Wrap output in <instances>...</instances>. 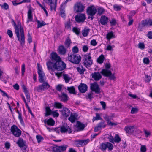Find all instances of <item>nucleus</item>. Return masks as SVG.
<instances>
[{
  "label": "nucleus",
  "mask_w": 152,
  "mask_h": 152,
  "mask_svg": "<svg viewBox=\"0 0 152 152\" xmlns=\"http://www.w3.org/2000/svg\"><path fill=\"white\" fill-rule=\"evenodd\" d=\"M45 124H47L48 125L53 126L55 124V121L52 118L48 119H45L44 121Z\"/></svg>",
  "instance_id": "obj_24"
},
{
  "label": "nucleus",
  "mask_w": 152,
  "mask_h": 152,
  "mask_svg": "<svg viewBox=\"0 0 152 152\" xmlns=\"http://www.w3.org/2000/svg\"><path fill=\"white\" fill-rule=\"evenodd\" d=\"M144 132L145 134V136L146 137H148L151 134V132L150 131H148L145 129H144Z\"/></svg>",
  "instance_id": "obj_60"
},
{
  "label": "nucleus",
  "mask_w": 152,
  "mask_h": 152,
  "mask_svg": "<svg viewBox=\"0 0 152 152\" xmlns=\"http://www.w3.org/2000/svg\"><path fill=\"white\" fill-rule=\"evenodd\" d=\"M52 66L57 71H61L64 70L66 68V64L61 59L55 62H52Z\"/></svg>",
  "instance_id": "obj_3"
},
{
  "label": "nucleus",
  "mask_w": 152,
  "mask_h": 152,
  "mask_svg": "<svg viewBox=\"0 0 152 152\" xmlns=\"http://www.w3.org/2000/svg\"><path fill=\"white\" fill-rule=\"evenodd\" d=\"M50 58L53 62H55L57 61L60 60L61 59L60 56L55 52H52L51 53Z\"/></svg>",
  "instance_id": "obj_18"
},
{
  "label": "nucleus",
  "mask_w": 152,
  "mask_h": 152,
  "mask_svg": "<svg viewBox=\"0 0 152 152\" xmlns=\"http://www.w3.org/2000/svg\"><path fill=\"white\" fill-rule=\"evenodd\" d=\"M68 146L66 145L60 146H56L53 148V152H63L66 150Z\"/></svg>",
  "instance_id": "obj_13"
},
{
  "label": "nucleus",
  "mask_w": 152,
  "mask_h": 152,
  "mask_svg": "<svg viewBox=\"0 0 152 152\" xmlns=\"http://www.w3.org/2000/svg\"><path fill=\"white\" fill-rule=\"evenodd\" d=\"M1 7L2 9L5 10H7L9 8V5L6 3H4L2 5H1Z\"/></svg>",
  "instance_id": "obj_49"
},
{
  "label": "nucleus",
  "mask_w": 152,
  "mask_h": 152,
  "mask_svg": "<svg viewBox=\"0 0 152 152\" xmlns=\"http://www.w3.org/2000/svg\"><path fill=\"white\" fill-rule=\"evenodd\" d=\"M37 28H39L41 27H42L46 25V23L43 21H42V22H40L39 20H37Z\"/></svg>",
  "instance_id": "obj_43"
},
{
  "label": "nucleus",
  "mask_w": 152,
  "mask_h": 152,
  "mask_svg": "<svg viewBox=\"0 0 152 152\" xmlns=\"http://www.w3.org/2000/svg\"><path fill=\"white\" fill-rule=\"evenodd\" d=\"M121 140V138L119 137V135L118 134H115L114 137V142L118 143Z\"/></svg>",
  "instance_id": "obj_41"
},
{
  "label": "nucleus",
  "mask_w": 152,
  "mask_h": 152,
  "mask_svg": "<svg viewBox=\"0 0 152 152\" xmlns=\"http://www.w3.org/2000/svg\"><path fill=\"white\" fill-rule=\"evenodd\" d=\"M60 132L62 133H65L68 131L69 126L62 125L60 127Z\"/></svg>",
  "instance_id": "obj_34"
},
{
  "label": "nucleus",
  "mask_w": 152,
  "mask_h": 152,
  "mask_svg": "<svg viewBox=\"0 0 152 152\" xmlns=\"http://www.w3.org/2000/svg\"><path fill=\"white\" fill-rule=\"evenodd\" d=\"M8 76L3 72L1 71V80L3 81L5 83H6L8 78Z\"/></svg>",
  "instance_id": "obj_29"
},
{
  "label": "nucleus",
  "mask_w": 152,
  "mask_h": 152,
  "mask_svg": "<svg viewBox=\"0 0 152 152\" xmlns=\"http://www.w3.org/2000/svg\"><path fill=\"white\" fill-rule=\"evenodd\" d=\"M104 11V9L102 8H98V14L100 15L103 13Z\"/></svg>",
  "instance_id": "obj_63"
},
{
  "label": "nucleus",
  "mask_w": 152,
  "mask_h": 152,
  "mask_svg": "<svg viewBox=\"0 0 152 152\" xmlns=\"http://www.w3.org/2000/svg\"><path fill=\"white\" fill-rule=\"evenodd\" d=\"M22 88L23 90V92H24L27 101L28 102H30V95L28 91L27 90L25 86L23 85L22 86Z\"/></svg>",
  "instance_id": "obj_21"
},
{
  "label": "nucleus",
  "mask_w": 152,
  "mask_h": 152,
  "mask_svg": "<svg viewBox=\"0 0 152 152\" xmlns=\"http://www.w3.org/2000/svg\"><path fill=\"white\" fill-rule=\"evenodd\" d=\"M64 79L65 80V82L67 83L69 81L70 78L68 76V75L66 74H64L63 75Z\"/></svg>",
  "instance_id": "obj_44"
},
{
  "label": "nucleus",
  "mask_w": 152,
  "mask_h": 152,
  "mask_svg": "<svg viewBox=\"0 0 152 152\" xmlns=\"http://www.w3.org/2000/svg\"><path fill=\"white\" fill-rule=\"evenodd\" d=\"M71 43V40L69 38H68L66 39L65 42V45L66 47H68L70 45Z\"/></svg>",
  "instance_id": "obj_48"
},
{
  "label": "nucleus",
  "mask_w": 152,
  "mask_h": 152,
  "mask_svg": "<svg viewBox=\"0 0 152 152\" xmlns=\"http://www.w3.org/2000/svg\"><path fill=\"white\" fill-rule=\"evenodd\" d=\"M68 60L72 63L78 64L81 61V57L78 54L73 53L70 55H68Z\"/></svg>",
  "instance_id": "obj_2"
},
{
  "label": "nucleus",
  "mask_w": 152,
  "mask_h": 152,
  "mask_svg": "<svg viewBox=\"0 0 152 152\" xmlns=\"http://www.w3.org/2000/svg\"><path fill=\"white\" fill-rule=\"evenodd\" d=\"M113 8L114 10L116 11H119L121 10L120 7L117 5H114Z\"/></svg>",
  "instance_id": "obj_62"
},
{
  "label": "nucleus",
  "mask_w": 152,
  "mask_h": 152,
  "mask_svg": "<svg viewBox=\"0 0 152 152\" xmlns=\"http://www.w3.org/2000/svg\"><path fill=\"white\" fill-rule=\"evenodd\" d=\"M106 126V124L104 121H102L99 123L95 127L94 131L96 132L99 130L101 129L102 128H104Z\"/></svg>",
  "instance_id": "obj_17"
},
{
  "label": "nucleus",
  "mask_w": 152,
  "mask_h": 152,
  "mask_svg": "<svg viewBox=\"0 0 152 152\" xmlns=\"http://www.w3.org/2000/svg\"><path fill=\"white\" fill-rule=\"evenodd\" d=\"M124 130L126 133H132L134 131V126H126L124 128Z\"/></svg>",
  "instance_id": "obj_31"
},
{
  "label": "nucleus",
  "mask_w": 152,
  "mask_h": 152,
  "mask_svg": "<svg viewBox=\"0 0 152 152\" xmlns=\"http://www.w3.org/2000/svg\"><path fill=\"white\" fill-rule=\"evenodd\" d=\"M63 106V105L61 103L58 102H55L54 104V107L58 109L62 108Z\"/></svg>",
  "instance_id": "obj_40"
},
{
  "label": "nucleus",
  "mask_w": 152,
  "mask_h": 152,
  "mask_svg": "<svg viewBox=\"0 0 152 152\" xmlns=\"http://www.w3.org/2000/svg\"><path fill=\"white\" fill-rule=\"evenodd\" d=\"M90 29L89 28L84 29L82 31V34L84 37L87 36L89 32Z\"/></svg>",
  "instance_id": "obj_45"
},
{
  "label": "nucleus",
  "mask_w": 152,
  "mask_h": 152,
  "mask_svg": "<svg viewBox=\"0 0 152 152\" xmlns=\"http://www.w3.org/2000/svg\"><path fill=\"white\" fill-rule=\"evenodd\" d=\"M12 24L15 29V33L18 38V40L20 42L21 45H23L25 43V35L24 29L21 26L20 22H18L17 25L13 19L12 20Z\"/></svg>",
  "instance_id": "obj_1"
},
{
  "label": "nucleus",
  "mask_w": 152,
  "mask_h": 152,
  "mask_svg": "<svg viewBox=\"0 0 152 152\" xmlns=\"http://www.w3.org/2000/svg\"><path fill=\"white\" fill-rule=\"evenodd\" d=\"M25 71V64L23 63L22 65L21 72L22 75H23Z\"/></svg>",
  "instance_id": "obj_57"
},
{
  "label": "nucleus",
  "mask_w": 152,
  "mask_h": 152,
  "mask_svg": "<svg viewBox=\"0 0 152 152\" xmlns=\"http://www.w3.org/2000/svg\"><path fill=\"white\" fill-rule=\"evenodd\" d=\"M45 109L46 111L45 116V117H47L50 115L51 114L52 111L50 107H46Z\"/></svg>",
  "instance_id": "obj_38"
},
{
  "label": "nucleus",
  "mask_w": 152,
  "mask_h": 152,
  "mask_svg": "<svg viewBox=\"0 0 152 152\" xmlns=\"http://www.w3.org/2000/svg\"><path fill=\"white\" fill-rule=\"evenodd\" d=\"M26 142L23 140V139L21 138H19L16 144L20 148H22L26 146Z\"/></svg>",
  "instance_id": "obj_26"
},
{
  "label": "nucleus",
  "mask_w": 152,
  "mask_h": 152,
  "mask_svg": "<svg viewBox=\"0 0 152 152\" xmlns=\"http://www.w3.org/2000/svg\"><path fill=\"white\" fill-rule=\"evenodd\" d=\"M57 110H56L54 111H52V114L53 115V116L54 117H58L59 115V113L56 112Z\"/></svg>",
  "instance_id": "obj_58"
},
{
  "label": "nucleus",
  "mask_w": 152,
  "mask_h": 152,
  "mask_svg": "<svg viewBox=\"0 0 152 152\" xmlns=\"http://www.w3.org/2000/svg\"><path fill=\"white\" fill-rule=\"evenodd\" d=\"M76 125L77 131L83 130L85 127V125L79 121L77 122Z\"/></svg>",
  "instance_id": "obj_27"
},
{
  "label": "nucleus",
  "mask_w": 152,
  "mask_h": 152,
  "mask_svg": "<svg viewBox=\"0 0 152 152\" xmlns=\"http://www.w3.org/2000/svg\"><path fill=\"white\" fill-rule=\"evenodd\" d=\"M110 142L114 144V138L111 135H110L109 137L108 138Z\"/></svg>",
  "instance_id": "obj_61"
},
{
  "label": "nucleus",
  "mask_w": 152,
  "mask_h": 152,
  "mask_svg": "<svg viewBox=\"0 0 152 152\" xmlns=\"http://www.w3.org/2000/svg\"><path fill=\"white\" fill-rule=\"evenodd\" d=\"M148 26H152V19L150 18L142 20L141 23L139 24L137 30L139 31H141L143 27Z\"/></svg>",
  "instance_id": "obj_4"
},
{
  "label": "nucleus",
  "mask_w": 152,
  "mask_h": 152,
  "mask_svg": "<svg viewBox=\"0 0 152 152\" xmlns=\"http://www.w3.org/2000/svg\"><path fill=\"white\" fill-rule=\"evenodd\" d=\"M67 90L69 91V92L70 94H76L75 88L73 86L67 87Z\"/></svg>",
  "instance_id": "obj_35"
},
{
  "label": "nucleus",
  "mask_w": 152,
  "mask_h": 152,
  "mask_svg": "<svg viewBox=\"0 0 152 152\" xmlns=\"http://www.w3.org/2000/svg\"><path fill=\"white\" fill-rule=\"evenodd\" d=\"M50 87L49 85L47 82H45L39 86L38 90H45L48 89Z\"/></svg>",
  "instance_id": "obj_23"
},
{
  "label": "nucleus",
  "mask_w": 152,
  "mask_h": 152,
  "mask_svg": "<svg viewBox=\"0 0 152 152\" xmlns=\"http://www.w3.org/2000/svg\"><path fill=\"white\" fill-rule=\"evenodd\" d=\"M138 110V108L135 107H132L130 113L132 114H135L137 113Z\"/></svg>",
  "instance_id": "obj_50"
},
{
  "label": "nucleus",
  "mask_w": 152,
  "mask_h": 152,
  "mask_svg": "<svg viewBox=\"0 0 152 152\" xmlns=\"http://www.w3.org/2000/svg\"><path fill=\"white\" fill-rule=\"evenodd\" d=\"M72 51L73 53H76V54H77L79 51L78 47L77 46H74L72 49Z\"/></svg>",
  "instance_id": "obj_55"
},
{
  "label": "nucleus",
  "mask_w": 152,
  "mask_h": 152,
  "mask_svg": "<svg viewBox=\"0 0 152 152\" xmlns=\"http://www.w3.org/2000/svg\"><path fill=\"white\" fill-rule=\"evenodd\" d=\"M143 62L145 64H148L150 63V60L147 57L144 58L143 59Z\"/></svg>",
  "instance_id": "obj_54"
},
{
  "label": "nucleus",
  "mask_w": 152,
  "mask_h": 152,
  "mask_svg": "<svg viewBox=\"0 0 152 152\" xmlns=\"http://www.w3.org/2000/svg\"><path fill=\"white\" fill-rule=\"evenodd\" d=\"M145 81L146 82L149 83L150 82L151 80V77L150 75H145Z\"/></svg>",
  "instance_id": "obj_51"
},
{
  "label": "nucleus",
  "mask_w": 152,
  "mask_h": 152,
  "mask_svg": "<svg viewBox=\"0 0 152 152\" xmlns=\"http://www.w3.org/2000/svg\"><path fill=\"white\" fill-rule=\"evenodd\" d=\"M83 59L84 61V65L86 67H90L92 64L93 61L91 59L90 53L85 55Z\"/></svg>",
  "instance_id": "obj_5"
},
{
  "label": "nucleus",
  "mask_w": 152,
  "mask_h": 152,
  "mask_svg": "<svg viewBox=\"0 0 152 152\" xmlns=\"http://www.w3.org/2000/svg\"><path fill=\"white\" fill-rule=\"evenodd\" d=\"M102 119V118L100 117L99 114L98 113H96V116L93 117L92 119V121L93 122H94V121L95 120H101Z\"/></svg>",
  "instance_id": "obj_47"
},
{
  "label": "nucleus",
  "mask_w": 152,
  "mask_h": 152,
  "mask_svg": "<svg viewBox=\"0 0 152 152\" xmlns=\"http://www.w3.org/2000/svg\"><path fill=\"white\" fill-rule=\"evenodd\" d=\"M37 72L39 75V81L41 83H42L44 81V77L45 74L43 72L41 65L39 63L37 64Z\"/></svg>",
  "instance_id": "obj_7"
},
{
  "label": "nucleus",
  "mask_w": 152,
  "mask_h": 152,
  "mask_svg": "<svg viewBox=\"0 0 152 152\" xmlns=\"http://www.w3.org/2000/svg\"><path fill=\"white\" fill-rule=\"evenodd\" d=\"M52 64V62L50 61H48L46 63V65L48 70L52 75H54V72L55 71V70L56 69L54 68L53 67V65Z\"/></svg>",
  "instance_id": "obj_19"
},
{
  "label": "nucleus",
  "mask_w": 152,
  "mask_h": 152,
  "mask_svg": "<svg viewBox=\"0 0 152 152\" xmlns=\"http://www.w3.org/2000/svg\"><path fill=\"white\" fill-rule=\"evenodd\" d=\"M100 73L104 76L109 77L110 80H114L116 78L114 75L112 74L110 70L106 69H103Z\"/></svg>",
  "instance_id": "obj_8"
},
{
  "label": "nucleus",
  "mask_w": 152,
  "mask_h": 152,
  "mask_svg": "<svg viewBox=\"0 0 152 152\" xmlns=\"http://www.w3.org/2000/svg\"><path fill=\"white\" fill-rule=\"evenodd\" d=\"M146 148L145 145H142L140 148V151L141 152H146Z\"/></svg>",
  "instance_id": "obj_64"
},
{
  "label": "nucleus",
  "mask_w": 152,
  "mask_h": 152,
  "mask_svg": "<svg viewBox=\"0 0 152 152\" xmlns=\"http://www.w3.org/2000/svg\"><path fill=\"white\" fill-rule=\"evenodd\" d=\"M104 60V57L103 55H101L97 58V61L99 64H102Z\"/></svg>",
  "instance_id": "obj_39"
},
{
  "label": "nucleus",
  "mask_w": 152,
  "mask_h": 152,
  "mask_svg": "<svg viewBox=\"0 0 152 152\" xmlns=\"http://www.w3.org/2000/svg\"><path fill=\"white\" fill-rule=\"evenodd\" d=\"M86 19V16L84 14H78L75 17V21L78 23L84 22Z\"/></svg>",
  "instance_id": "obj_12"
},
{
  "label": "nucleus",
  "mask_w": 152,
  "mask_h": 152,
  "mask_svg": "<svg viewBox=\"0 0 152 152\" xmlns=\"http://www.w3.org/2000/svg\"><path fill=\"white\" fill-rule=\"evenodd\" d=\"M63 117L64 118H67L69 117L70 114V110L68 108L64 107L63 109L60 110Z\"/></svg>",
  "instance_id": "obj_14"
},
{
  "label": "nucleus",
  "mask_w": 152,
  "mask_h": 152,
  "mask_svg": "<svg viewBox=\"0 0 152 152\" xmlns=\"http://www.w3.org/2000/svg\"><path fill=\"white\" fill-rule=\"evenodd\" d=\"M10 131L15 137H19L21 134V131L15 125H13L11 127Z\"/></svg>",
  "instance_id": "obj_9"
},
{
  "label": "nucleus",
  "mask_w": 152,
  "mask_h": 152,
  "mask_svg": "<svg viewBox=\"0 0 152 152\" xmlns=\"http://www.w3.org/2000/svg\"><path fill=\"white\" fill-rule=\"evenodd\" d=\"M114 148L113 145L109 142L102 143L100 145V148L103 151H105L107 148H108V150L112 151Z\"/></svg>",
  "instance_id": "obj_6"
},
{
  "label": "nucleus",
  "mask_w": 152,
  "mask_h": 152,
  "mask_svg": "<svg viewBox=\"0 0 152 152\" xmlns=\"http://www.w3.org/2000/svg\"><path fill=\"white\" fill-rule=\"evenodd\" d=\"M59 97L61 99V100L63 102H65L68 100V96L64 92L62 93L61 95L59 96Z\"/></svg>",
  "instance_id": "obj_32"
},
{
  "label": "nucleus",
  "mask_w": 152,
  "mask_h": 152,
  "mask_svg": "<svg viewBox=\"0 0 152 152\" xmlns=\"http://www.w3.org/2000/svg\"><path fill=\"white\" fill-rule=\"evenodd\" d=\"M74 144L77 147L83 146L81 140H77L75 141Z\"/></svg>",
  "instance_id": "obj_42"
},
{
  "label": "nucleus",
  "mask_w": 152,
  "mask_h": 152,
  "mask_svg": "<svg viewBox=\"0 0 152 152\" xmlns=\"http://www.w3.org/2000/svg\"><path fill=\"white\" fill-rule=\"evenodd\" d=\"M27 16L28 20L26 21V23H28L30 21H33V16L32 15V12L31 9H29L28 12Z\"/></svg>",
  "instance_id": "obj_28"
},
{
  "label": "nucleus",
  "mask_w": 152,
  "mask_h": 152,
  "mask_svg": "<svg viewBox=\"0 0 152 152\" xmlns=\"http://www.w3.org/2000/svg\"><path fill=\"white\" fill-rule=\"evenodd\" d=\"M106 37L108 40H110V39L113 38H115V35L114 34L113 32L111 31L107 34L106 35Z\"/></svg>",
  "instance_id": "obj_36"
},
{
  "label": "nucleus",
  "mask_w": 152,
  "mask_h": 152,
  "mask_svg": "<svg viewBox=\"0 0 152 152\" xmlns=\"http://www.w3.org/2000/svg\"><path fill=\"white\" fill-rule=\"evenodd\" d=\"M86 12L88 15L94 16L96 13L97 10L93 5H91L87 8Z\"/></svg>",
  "instance_id": "obj_10"
},
{
  "label": "nucleus",
  "mask_w": 152,
  "mask_h": 152,
  "mask_svg": "<svg viewBox=\"0 0 152 152\" xmlns=\"http://www.w3.org/2000/svg\"><path fill=\"white\" fill-rule=\"evenodd\" d=\"M58 51L61 55H64L66 53V50L63 45H61L59 46Z\"/></svg>",
  "instance_id": "obj_30"
},
{
  "label": "nucleus",
  "mask_w": 152,
  "mask_h": 152,
  "mask_svg": "<svg viewBox=\"0 0 152 152\" xmlns=\"http://www.w3.org/2000/svg\"><path fill=\"white\" fill-rule=\"evenodd\" d=\"M36 137L38 143H39L43 139V137L40 135H37Z\"/></svg>",
  "instance_id": "obj_56"
},
{
  "label": "nucleus",
  "mask_w": 152,
  "mask_h": 152,
  "mask_svg": "<svg viewBox=\"0 0 152 152\" xmlns=\"http://www.w3.org/2000/svg\"><path fill=\"white\" fill-rule=\"evenodd\" d=\"M78 88L80 92L84 93L87 91L88 87L86 84L81 83L78 86Z\"/></svg>",
  "instance_id": "obj_20"
},
{
  "label": "nucleus",
  "mask_w": 152,
  "mask_h": 152,
  "mask_svg": "<svg viewBox=\"0 0 152 152\" xmlns=\"http://www.w3.org/2000/svg\"><path fill=\"white\" fill-rule=\"evenodd\" d=\"M80 31V29L77 27H73L72 28L73 31L78 35L79 34Z\"/></svg>",
  "instance_id": "obj_46"
},
{
  "label": "nucleus",
  "mask_w": 152,
  "mask_h": 152,
  "mask_svg": "<svg viewBox=\"0 0 152 152\" xmlns=\"http://www.w3.org/2000/svg\"><path fill=\"white\" fill-rule=\"evenodd\" d=\"M108 20L107 17L105 15H103L101 17L99 22H100L102 25H106L108 22Z\"/></svg>",
  "instance_id": "obj_22"
},
{
  "label": "nucleus",
  "mask_w": 152,
  "mask_h": 152,
  "mask_svg": "<svg viewBox=\"0 0 152 152\" xmlns=\"http://www.w3.org/2000/svg\"><path fill=\"white\" fill-rule=\"evenodd\" d=\"M138 45V48L141 49L142 50L145 48V45L143 43L139 42Z\"/></svg>",
  "instance_id": "obj_53"
},
{
  "label": "nucleus",
  "mask_w": 152,
  "mask_h": 152,
  "mask_svg": "<svg viewBox=\"0 0 152 152\" xmlns=\"http://www.w3.org/2000/svg\"><path fill=\"white\" fill-rule=\"evenodd\" d=\"M76 69L78 72L80 74H83L85 70V69L82 66L77 67Z\"/></svg>",
  "instance_id": "obj_37"
},
{
  "label": "nucleus",
  "mask_w": 152,
  "mask_h": 152,
  "mask_svg": "<svg viewBox=\"0 0 152 152\" xmlns=\"http://www.w3.org/2000/svg\"><path fill=\"white\" fill-rule=\"evenodd\" d=\"M43 1L50 6L51 10H54L55 11H56V4L55 3H53V0H43Z\"/></svg>",
  "instance_id": "obj_16"
},
{
  "label": "nucleus",
  "mask_w": 152,
  "mask_h": 152,
  "mask_svg": "<svg viewBox=\"0 0 152 152\" xmlns=\"http://www.w3.org/2000/svg\"><path fill=\"white\" fill-rule=\"evenodd\" d=\"M76 119L77 117L75 116V114H72V113H71L70 116L68 118V119L72 123L75 122Z\"/></svg>",
  "instance_id": "obj_33"
},
{
  "label": "nucleus",
  "mask_w": 152,
  "mask_h": 152,
  "mask_svg": "<svg viewBox=\"0 0 152 152\" xmlns=\"http://www.w3.org/2000/svg\"><path fill=\"white\" fill-rule=\"evenodd\" d=\"M67 3H66V1L64 3H63L60 6V10H64L65 7L66 6V4Z\"/></svg>",
  "instance_id": "obj_59"
},
{
  "label": "nucleus",
  "mask_w": 152,
  "mask_h": 152,
  "mask_svg": "<svg viewBox=\"0 0 152 152\" xmlns=\"http://www.w3.org/2000/svg\"><path fill=\"white\" fill-rule=\"evenodd\" d=\"M90 88L92 91H94L96 93L98 94L100 93V88L96 82L91 84Z\"/></svg>",
  "instance_id": "obj_11"
},
{
  "label": "nucleus",
  "mask_w": 152,
  "mask_h": 152,
  "mask_svg": "<svg viewBox=\"0 0 152 152\" xmlns=\"http://www.w3.org/2000/svg\"><path fill=\"white\" fill-rule=\"evenodd\" d=\"M92 77L96 81L99 80L102 77L100 74L98 72H95L91 74Z\"/></svg>",
  "instance_id": "obj_25"
},
{
  "label": "nucleus",
  "mask_w": 152,
  "mask_h": 152,
  "mask_svg": "<svg viewBox=\"0 0 152 152\" xmlns=\"http://www.w3.org/2000/svg\"><path fill=\"white\" fill-rule=\"evenodd\" d=\"M82 142L83 146L87 144L89 142L90 140L87 139L86 140H82Z\"/></svg>",
  "instance_id": "obj_52"
},
{
  "label": "nucleus",
  "mask_w": 152,
  "mask_h": 152,
  "mask_svg": "<svg viewBox=\"0 0 152 152\" xmlns=\"http://www.w3.org/2000/svg\"><path fill=\"white\" fill-rule=\"evenodd\" d=\"M75 9L77 12H81L83 11L85 6L80 2L77 3L75 5Z\"/></svg>",
  "instance_id": "obj_15"
}]
</instances>
